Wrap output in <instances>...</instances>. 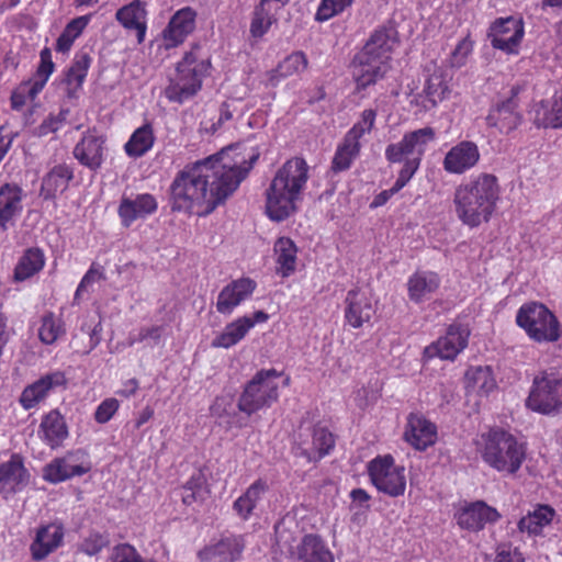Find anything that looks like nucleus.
Masks as SVG:
<instances>
[{"mask_svg": "<svg viewBox=\"0 0 562 562\" xmlns=\"http://www.w3.org/2000/svg\"><path fill=\"white\" fill-rule=\"evenodd\" d=\"M355 0H321L315 20L317 22H326L334 16L344 12Z\"/></svg>", "mask_w": 562, "mask_h": 562, "instance_id": "52", "label": "nucleus"}, {"mask_svg": "<svg viewBox=\"0 0 562 562\" xmlns=\"http://www.w3.org/2000/svg\"><path fill=\"white\" fill-rule=\"evenodd\" d=\"M72 170L67 165L55 166L42 180L41 195L45 200L54 199L63 192L72 179Z\"/></svg>", "mask_w": 562, "mask_h": 562, "instance_id": "41", "label": "nucleus"}, {"mask_svg": "<svg viewBox=\"0 0 562 562\" xmlns=\"http://www.w3.org/2000/svg\"><path fill=\"white\" fill-rule=\"evenodd\" d=\"M196 12L184 7L175 12L168 25L162 31V40L166 48L181 45L195 29Z\"/></svg>", "mask_w": 562, "mask_h": 562, "instance_id": "21", "label": "nucleus"}, {"mask_svg": "<svg viewBox=\"0 0 562 562\" xmlns=\"http://www.w3.org/2000/svg\"><path fill=\"white\" fill-rule=\"evenodd\" d=\"M26 193L21 186L5 182L0 187V232L19 218L23 212V200Z\"/></svg>", "mask_w": 562, "mask_h": 562, "instance_id": "24", "label": "nucleus"}, {"mask_svg": "<svg viewBox=\"0 0 562 562\" xmlns=\"http://www.w3.org/2000/svg\"><path fill=\"white\" fill-rule=\"evenodd\" d=\"M103 278V268L100 265L92 263L77 286L74 295V304H79L82 295L88 292L89 288Z\"/></svg>", "mask_w": 562, "mask_h": 562, "instance_id": "55", "label": "nucleus"}, {"mask_svg": "<svg viewBox=\"0 0 562 562\" xmlns=\"http://www.w3.org/2000/svg\"><path fill=\"white\" fill-rule=\"evenodd\" d=\"M237 149L227 147L179 171L170 187L172 209L203 216L223 203L239 187L259 157L258 151L246 157Z\"/></svg>", "mask_w": 562, "mask_h": 562, "instance_id": "1", "label": "nucleus"}, {"mask_svg": "<svg viewBox=\"0 0 562 562\" xmlns=\"http://www.w3.org/2000/svg\"><path fill=\"white\" fill-rule=\"evenodd\" d=\"M372 485L390 497L404 495L406 490L405 468L395 462L391 454L373 458L367 465Z\"/></svg>", "mask_w": 562, "mask_h": 562, "instance_id": "11", "label": "nucleus"}, {"mask_svg": "<svg viewBox=\"0 0 562 562\" xmlns=\"http://www.w3.org/2000/svg\"><path fill=\"white\" fill-rule=\"evenodd\" d=\"M501 515L483 501L468 503L454 515L458 526L468 531H480L486 524L496 522Z\"/></svg>", "mask_w": 562, "mask_h": 562, "instance_id": "18", "label": "nucleus"}, {"mask_svg": "<svg viewBox=\"0 0 562 562\" xmlns=\"http://www.w3.org/2000/svg\"><path fill=\"white\" fill-rule=\"evenodd\" d=\"M92 462L83 449L67 451L64 456L53 459L43 468V479L52 484H58L90 472Z\"/></svg>", "mask_w": 562, "mask_h": 562, "instance_id": "12", "label": "nucleus"}, {"mask_svg": "<svg viewBox=\"0 0 562 562\" xmlns=\"http://www.w3.org/2000/svg\"><path fill=\"white\" fill-rule=\"evenodd\" d=\"M469 336L470 331L465 326L460 324L450 325L445 336L425 348L424 357L427 359L438 357L442 360H454L468 346Z\"/></svg>", "mask_w": 562, "mask_h": 562, "instance_id": "14", "label": "nucleus"}, {"mask_svg": "<svg viewBox=\"0 0 562 562\" xmlns=\"http://www.w3.org/2000/svg\"><path fill=\"white\" fill-rule=\"evenodd\" d=\"M277 273L288 278L296 269L297 248L294 241L288 237H280L273 246Z\"/></svg>", "mask_w": 562, "mask_h": 562, "instance_id": "37", "label": "nucleus"}, {"mask_svg": "<svg viewBox=\"0 0 562 562\" xmlns=\"http://www.w3.org/2000/svg\"><path fill=\"white\" fill-rule=\"evenodd\" d=\"M289 522L292 524V520H288L286 518L280 520L274 526V535L278 550L282 554L292 557L295 554L296 536L288 526Z\"/></svg>", "mask_w": 562, "mask_h": 562, "instance_id": "51", "label": "nucleus"}, {"mask_svg": "<svg viewBox=\"0 0 562 562\" xmlns=\"http://www.w3.org/2000/svg\"><path fill=\"white\" fill-rule=\"evenodd\" d=\"M120 402L114 397L103 400L95 408L94 419L98 424L108 423L119 411Z\"/></svg>", "mask_w": 562, "mask_h": 562, "instance_id": "58", "label": "nucleus"}, {"mask_svg": "<svg viewBox=\"0 0 562 562\" xmlns=\"http://www.w3.org/2000/svg\"><path fill=\"white\" fill-rule=\"evenodd\" d=\"M474 443L484 463L499 473L516 474L526 460V445L501 427L480 434Z\"/></svg>", "mask_w": 562, "mask_h": 562, "instance_id": "5", "label": "nucleus"}, {"mask_svg": "<svg viewBox=\"0 0 562 562\" xmlns=\"http://www.w3.org/2000/svg\"><path fill=\"white\" fill-rule=\"evenodd\" d=\"M405 439L417 450H426L437 440V427L418 414H411L405 430Z\"/></svg>", "mask_w": 562, "mask_h": 562, "instance_id": "29", "label": "nucleus"}, {"mask_svg": "<svg viewBox=\"0 0 562 562\" xmlns=\"http://www.w3.org/2000/svg\"><path fill=\"white\" fill-rule=\"evenodd\" d=\"M473 49V42L469 37L462 38L450 56V64L452 67H461L465 64L468 56Z\"/></svg>", "mask_w": 562, "mask_h": 562, "instance_id": "60", "label": "nucleus"}, {"mask_svg": "<svg viewBox=\"0 0 562 562\" xmlns=\"http://www.w3.org/2000/svg\"><path fill=\"white\" fill-rule=\"evenodd\" d=\"M520 91L519 87L510 89V95L493 105L486 116V124L497 128L501 133L507 134L514 131L521 121L517 111L518 102L516 97Z\"/></svg>", "mask_w": 562, "mask_h": 562, "instance_id": "16", "label": "nucleus"}, {"mask_svg": "<svg viewBox=\"0 0 562 562\" xmlns=\"http://www.w3.org/2000/svg\"><path fill=\"white\" fill-rule=\"evenodd\" d=\"M64 537L65 529L60 522L41 526L30 546L32 558L36 561L44 560L63 544Z\"/></svg>", "mask_w": 562, "mask_h": 562, "instance_id": "26", "label": "nucleus"}, {"mask_svg": "<svg viewBox=\"0 0 562 562\" xmlns=\"http://www.w3.org/2000/svg\"><path fill=\"white\" fill-rule=\"evenodd\" d=\"M307 67V58L303 52H294L286 56L279 65L267 74V81L277 86L282 79L299 75Z\"/></svg>", "mask_w": 562, "mask_h": 562, "instance_id": "42", "label": "nucleus"}, {"mask_svg": "<svg viewBox=\"0 0 562 562\" xmlns=\"http://www.w3.org/2000/svg\"><path fill=\"white\" fill-rule=\"evenodd\" d=\"M30 474L22 458L14 453L0 465V494L9 495L22 491L29 483Z\"/></svg>", "mask_w": 562, "mask_h": 562, "instance_id": "28", "label": "nucleus"}, {"mask_svg": "<svg viewBox=\"0 0 562 562\" xmlns=\"http://www.w3.org/2000/svg\"><path fill=\"white\" fill-rule=\"evenodd\" d=\"M66 334L64 321L52 312L45 313L41 318L38 338L44 345H53Z\"/></svg>", "mask_w": 562, "mask_h": 562, "instance_id": "49", "label": "nucleus"}, {"mask_svg": "<svg viewBox=\"0 0 562 562\" xmlns=\"http://www.w3.org/2000/svg\"><path fill=\"white\" fill-rule=\"evenodd\" d=\"M244 539L240 536H232L205 547L199 552V558L204 562H233L241 555Z\"/></svg>", "mask_w": 562, "mask_h": 562, "instance_id": "32", "label": "nucleus"}, {"mask_svg": "<svg viewBox=\"0 0 562 562\" xmlns=\"http://www.w3.org/2000/svg\"><path fill=\"white\" fill-rule=\"evenodd\" d=\"M104 139L88 133L74 148L75 158L85 167L97 170L103 162Z\"/></svg>", "mask_w": 562, "mask_h": 562, "instance_id": "33", "label": "nucleus"}, {"mask_svg": "<svg viewBox=\"0 0 562 562\" xmlns=\"http://www.w3.org/2000/svg\"><path fill=\"white\" fill-rule=\"evenodd\" d=\"M55 70V64L52 58V52L48 47H44L40 53V64L34 76L48 81Z\"/></svg>", "mask_w": 562, "mask_h": 562, "instance_id": "63", "label": "nucleus"}, {"mask_svg": "<svg viewBox=\"0 0 562 562\" xmlns=\"http://www.w3.org/2000/svg\"><path fill=\"white\" fill-rule=\"evenodd\" d=\"M530 115L538 127L562 128V88L551 99L536 103Z\"/></svg>", "mask_w": 562, "mask_h": 562, "instance_id": "30", "label": "nucleus"}, {"mask_svg": "<svg viewBox=\"0 0 562 562\" xmlns=\"http://www.w3.org/2000/svg\"><path fill=\"white\" fill-rule=\"evenodd\" d=\"M525 36V23L520 16L496 19L490 27L488 38L493 48L508 55H517Z\"/></svg>", "mask_w": 562, "mask_h": 562, "instance_id": "13", "label": "nucleus"}, {"mask_svg": "<svg viewBox=\"0 0 562 562\" xmlns=\"http://www.w3.org/2000/svg\"><path fill=\"white\" fill-rule=\"evenodd\" d=\"M45 255L38 247L27 248L19 258L14 270L13 280L23 282L37 274L45 266Z\"/></svg>", "mask_w": 562, "mask_h": 562, "instance_id": "38", "label": "nucleus"}, {"mask_svg": "<svg viewBox=\"0 0 562 562\" xmlns=\"http://www.w3.org/2000/svg\"><path fill=\"white\" fill-rule=\"evenodd\" d=\"M555 516V510L549 505H538L532 512L521 517L518 529L529 536L541 535L543 528L549 526Z\"/></svg>", "mask_w": 562, "mask_h": 562, "instance_id": "40", "label": "nucleus"}, {"mask_svg": "<svg viewBox=\"0 0 562 562\" xmlns=\"http://www.w3.org/2000/svg\"><path fill=\"white\" fill-rule=\"evenodd\" d=\"M409 299L419 303L429 297L440 285L439 276L431 271H419L408 279Z\"/></svg>", "mask_w": 562, "mask_h": 562, "instance_id": "39", "label": "nucleus"}, {"mask_svg": "<svg viewBox=\"0 0 562 562\" xmlns=\"http://www.w3.org/2000/svg\"><path fill=\"white\" fill-rule=\"evenodd\" d=\"M297 558L302 562H333L330 551L314 535H306L297 547Z\"/></svg>", "mask_w": 562, "mask_h": 562, "instance_id": "45", "label": "nucleus"}, {"mask_svg": "<svg viewBox=\"0 0 562 562\" xmlns=\"http://www.w3.org/2000/svg\"><path fill=\"white\" fill-rule=\"evenodd\" d=\"M92 58L85 52L76 53L70 67L66 71L65 83L67 95L76 98L87 78Z\"/></svg>", "mask_w": 562, "mask_h": 562, "instance_id": "35", "label": "nucleus"}, {"mask_svg": "<svg viewBox=\"0 0 562 562\" xmlns=\"http://www.w3.org/2000/svg\"><path fill=\"white\" fill-rule=\"evenodd\" d=\"M495 562H525V558L517 548L503 543L495 550Z\"/></svg>", "mask_w": 562, "mask_h": 562, "instance_id": "62", "label": "nucleus"}, {"mask_svg": "<svg viewBox=\"0 0 562 562\" xmlns=\"http://www.w3.org/2000/svg\"><path fill=\"white\" fill-rule=\"evenodd\" d=\"M267 491V482L262 479L256 480L234 502L233 509L236 513V515L243 520H248Z\"/></svg>", "mask_w": 562, "mask_h": 562, "instance_id": "36", "label": "nucleus"}, {"mask_svg": "<svg viewBox=\"0 0 562 562\" xmlns=\"http://www.w3.org/2000/svg\"><path fill=\"white\" fill-rule=\"evenodd\" d=\"M164 333L162 326L142 327L137 333H131L128 336V345L133 346L136 342L151 340L154 345L160 341Z\"/></svg>", "mask_w": 562, "mask_h": 562, "instance_id": "57", "label": "nucleus"}, {"mask_svg": "<svg viewBox=\"0 0 562 562\" xmlns=\"http://www.w3.org/2000/svg\"><path fill=\"white\" fill-rule=\"evenodd\" d=\"M155 135L150 124H144L136 128L124 145L125 154L131 158H139L147 154L154 146Z\"/></svg>", "mask_w": 562, "mask_h": 562, "instance_id": "44", "label": "nucleus"}, {"mask_svg": "<svg viewBox=\"0 0 562 562\" xmlns=\"http://www.w3.org/2000/svg\"><path fill=\"white\" fill-rule=\"evenodd\" d=\"M66 383L64 372L56 370L46 373L23 389L19 403L25 411L33 409L58 389L65 387Z\"/></svg>", "mask_w": 562, "mask_h": 562, "instance_id": "15", "label": "nucleus"}, {"mask_svg": "<svg viewBox=\"0 0 562 562\" xmlns=\"http://www.w3.org/2000/svg\"><path fill=\"white\" fill-rule=\"evenodd\" d=\"M108 562H154L144 559L138 551L128 543H120L112 548Z\"/></svg>", "mask_w": 562, "mask_h": 562, "instance_id": "56", "label": "nucleus"}, {"mask_svg": "<svg viewBox=\"0 0 562 562\" xmlns=\"http://www.w3.org/2000/svg\"><path fill=\"white\" fill-rule=\"evenodd\" d=\"M376 119V111L373 109H366L361 112L360 119L346 133L347 136L360 142V138L370 133L374 126Z\"/></svg>", "mask_w": 562, "mask_h": 562, "instance_id": "53", "label": "nucleus"}, {"mask_svg": "<svg viewBox=\"0 0 562 562\" xmlns=\"http://www.w3.org/2000/svg\"><path fill=\"white\" fill-rule=\"evenodd\" d=\"M288 383L289 378L274 369L258 371L238 400L239 411L250 416L270 407L279 398V389Z\"/></svg>", "mask_w": 562, "mask_h": 562, "instance_id": "8", "label": "nucleus"}, {"mask_svg": "<svg viewBox=\"0 0 562 562\" xmlns=\"http://www.w3.org/2000/svg\"><path fill=\"white\" fill-rule=\"evenodd\" d=\"M479 160L477 145L470 140H462L447 151L442 167L448 173L462 175L472 169Z\"/></svg>", "mask_w": 562, "mask_h": 562, "instance_id": "25", "label": "nucleus"}, {"mask_svg": "<svg viewBox=\"0 0 562 562\" xmlns=\"http://www.w3.org/2000/svg\"><path fill=\"white\" fill-rule=\"evenodd\" d=\"M92 19V14L77 16L70 20L58 36L55 49L58 53H68L75 41L83 33Z\"/></svg>", "mask_w": 562, "mask_h": 562, "instance_id": "46", "label": "nucleus"}, {"mask_svg": "<svg viewBox=\"0 0 562 562\" xmlns=\"http://www.w3.org/2000/svg\"><path fill=\"white\" fill-rule=\"evenodd\" d=\"M211 69L210 59L199 46H193L176 64L175 72L168 77L164 95L169 102L183 104L202 89L203 80Z\"/></svg>", "mask_w": 562, "mask_h": 562, "instance_id": "6", "label": "nucleus"}, {"mask_svg": "<svg viewBox=\"0 0 562 562\" xmlns=\"http://www.w3.org/2000/svg\"><path fill=\"white\" fill-rule=\"evenodd\" d=\"M182 488H184L187 492L192 491L204 497L207 493L204 476L200 472L193 473Z\"/></svg>", "mask_w": 562, "mask_h": 562, "instance_id": "64", "label": "nucleus"}, {"mask_svg": "<svg viewBox=\"0 0 562 562\" xmlns=\"http://www.w3.org/2000/svg\"><path fill=\"white\" fill-rule=\"evenodd\" d=\"M398 44V33L392 25L380 26L371 33L353 59L352 75L358 90L375 85L386 75Z\"/></svg>", "mask_w": 562, "mask_h": 562, "instance_id": "4", "label": "nucleus"}, {"mask_svg": "<svg viewBox=\"0 0 562 562\" xmlns=\"http://www.w3.org/2000/svg\"><path fill=\"white\" fill-rule=\"evenodd\" d=\"M516 323L533 341L554 342L560 338L557 317L541 303L522 304L517 311Z\"/></svg>", "mask_w": 562, "mask_h": 562, "instance_id": "9", "label": "nucleus"}, {"mask_svg": "<svg viewBox=\"0 0 562 562\" xmlns=\"http://www.w3.org/2000/svg\"><path fill=\"white\" fill-rule=\"evenodd\" d=\"M335 446L333 434L325 427L317 426L311 432L301 434L296 454L308 461H317L329 453Z\"/></svg>", "mask_w": 562, "mask_h": 562, "instance_id": "20", "label": "nucleus"}, {"mask_svg": "<svg viewBox=\"0 0 562 562\" xmlns=\"http://www.w3.org/2000/svg\"><path fill=\"white\" fill-rule=\"evenodd\" d=\"M526 407L542 415L561 413L562 378L546 371L537 374L526 398Z\"/></svg>", "mask_w": 562, "mask_h": 562, "instance_id": "10", "label": "nucleus"}, {"mask_svg": "<svg viewBox=\"0 0 562 562\" xmlns=\"http://www.w3.org/2000/svg\"><path fill=\"white\" fill-rule=\"evenodd\" d=\"M350 498L351 521L361 526L367 520L371 496L363 488H355L350 492Z\"/></svg>", "mask_w": 562, "mask_h": 562, "instance_id": "50", "label": "nucleus"}, {"mask_svg": "<svg viewBox=\"0 0 562 562\" xmlns=\"http://www.w3.org/2000/svg\"><path fill=\"white\" fill-rule=\"evenodd\" d=\"M256 286V282L250 278L233 280L217 295V312L222 315H231L236 307L251 297Z\"/></svg>", "mask_w": 562, "mask_h": 562, "instance_id": "19", "label": "nucleus"}, {"mask_svg": "<svg viewBox=\"0 0 562 562\" xmlns=\"http://www.w3.org/2000/svg\"><path fill=\"white\" fill-rule=\"evenodd\" d=\"M308 179L310 167L303 158L288 159L266 189V215L273 222H282L294 215L303 201Z\"/></svg>", "mask_w": 562, "mask_h": 562, "instance_id": "2", "label": "nucleus"}, {"mask_svg": "<svg viewBox=\"0 0 562 562\" xmlns=\"http://www.w3.org/2000/svg\"><path fill=\"white\" fill-rule=\"evenodd\" d=\"M108 544L109 538L105 535L92 532L83 539L80 549L88 555H95Z\"/></svg>", "mask_w": 562, "mask_h": 562, "instance_id": "59", "label": "nucleus"}, {"mask_svg": "<svg viewBox=\"0 0 562 562\" xmlns=\"http://www.w3.org/2000/svg\"><path fill=\"white\" fill-rule=\"evenodd\" d=\"M346 304L345 317L353 328H360L375 314V305L369 290H350L346 296Z\"/></svg>", "mask_w": 562, "mask_h": 562, "instance_id": "22", "label": "nucleus"}, {"mask_svg": "<svg viewBox=\"0 0 562 562\" xmlns=\"http://www.w3.org/2000/svg\"><path fill=\"white\" fill-rule=\"evenodd\" d=\"M280 11L259 2L254 11L250 21L249 32L252 38L263 37L270 27L277 23Z\"/></svg>", "mask_w": 562, "mask_h": 562, "instance_id": "47", "label": "nucleus"}, {"mask_svg": "<svg viewBox=\"0 0 562 562\" xmlns=\"http://www.w3.org/2000/svg\"><path fill=\"white\" fill-rule=\"evenodd\" d=\"M268 318V314L263 311H257L251 316L245 315L238 317L228 323L222 333L212 340L211 345L214 348L228 349L243 340L256 324L266 323Z\"/></svg>", "mask_w": 562, "mask_h": 562, "instance_id": "17", "label": "nucleus"}, {"mask_svg": "<svg viewBox=\"0 0 562 562\" xmlns=\"http://www.w3.org/2000/svg\"><path fill=\"white\" fill-rule=\"evenodd\" d=\"M499 193L494 175L470 177L454 190L453 205L458 220L470 228L487 223L496 211Z\"/></svg>", "mask_w": 562, "mask_h": 562, "instance_id": "3", "label": "nucleus"}, {"mask_svg": "<svg viewBox=\"0 0 562 562\" xmlns=\"http://www.w3.org/2000/svg\"><path fill=\"white\" fill-rule=\"evenodd\" d=\"M158 209L156 198L150 193L123 196L119 205V216L122 225L130 227L135 221L146 218Z\"/></svg>", "mask_w": 562, "mask_h": 562, "instance_id": "23", "label": "nucleus"}, {"mask_svg": "<svg viewBox=\"0 0 562 562\" xmlns=\"http://www.w3.org/2000/svg\"><path fill=\"white\" fill-rule=\"evenodd\" d=\"M465 387L469 393L488 395L496 389V380L490 367H471L465 373Z\"/></svg>", "mask_w": 562, "mask_h": 562, "instance_id": "43", "label": "nucleus"}, {"mask_svg": "<svg viewBox=\"0 0 562 562\" xmlns=\"http://www.w3.org/2000/svg\"><path fill=\"white\" fill-rule=\"evenodd\" d=\"M361 149L360 142L345 135L342 142L337 146L331 168L335 172L349 169L353 160L359 156Z\"/></svg>", "mask_w": 562, "mask_h": 562, "instance_id": "48", "label": "nucleus"}, {"mask_svg": "<svg viewBox=\"0 0 562 562\" xmlns=\"http://www.w3.org/2000/svg\"><path fill=\"white\" fill-rule=\"evenodd\" d=\"M146 11L140 0H133L116 11L115 18L123 27L134 30L138 42H143L146 33Z\"/></svg>", "mask_w": 562, "mask_h": 562, "instance_id": "34", "label": "nucleus"}, {"mask_svg": "<svg viewBox=\"0 0 562 562\" xmlns=\"http://www.w3.org/2000/svg\"><path fill=\"white\" fill-rule=\"evenodd\" d=\"M449 94V78L441 70H436L426 80L422 93H418L412 102L419 105L423 111H430Z\"/></svg>", "mask_w": 562, "mask_h": 562, "instance_id": "27", "label": "nucleus"}, {"mask_svg": "<svg viewBox=\"0 0 562 562\" xmlns=\"http://www.w3.org/2000/svg\"><path fill=\"white\" fill-rule=\"evenodd\" d=\"M68 115V109H60L58 113H49L37 126L36 135L42 137L59 131L65 125Z\"/></svg>", "mask_w": 562, "mask_h": 562, "instance_id": "54", "label": "nucleus"}, {"mask_svg": "<svg viewBox=\"0 0 562 562\" xmlns=\"http://www.w3.org/2000/svg\"><path fill=\"white\" fill-rule=\"evenodd\" d=\"M68 435L65 418L57 409H53L42 417L37 436L50 449L59 448Z\"/></svg>", "mask_w": 562, "mask_h": 562, "instance_id": "31", "label": "nucleus"}, {"mask_svg": "<svg viewBox=\"0 0 562 562\" xmlns=\"http://www.w3.org/2000/svg\"><path fill=\"white\" fill-rule=\"evenodd\" d=\"M435 139L436 132L429 126L407 132L400 142L386 146L385 158L391 164H403L398 173L411 180L419 169L428 146Z\"/></svg>", "mask_w": 562, "mask_h": 562, "instance_id": "7", "label": "nucleus"}, {"mask_svg": "<svg viewBox=\"0 0 562 562\" xmlns=\"http://www.w3.org/2000/svg\"><path fill=\"white\" fill-rule=\"evenodd\" d=\"M411 180L402 177V175H397V178L394 184L387 189L380 192L372 201V207H379L384 205L394 194L400 192Z\"/></svg>", "mask_w": 562, "mask_h": 562, "instance_id": "61", "label": "nucleus"}]
</instances>
